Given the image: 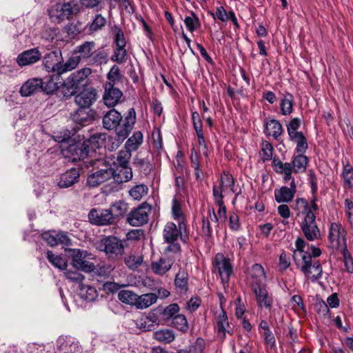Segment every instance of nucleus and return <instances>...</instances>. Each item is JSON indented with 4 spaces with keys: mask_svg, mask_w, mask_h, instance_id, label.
Masks as SVG:
<instances>
[{
    "mask_svg": "<svg viewBox=\"0 0 353 353\" xmlns=\"http://www.w3.org/2000/svg\"><path fill=\"white\" fill-rule=\"evenodd\" d=\"M301 120L299 117H295L291 119V121L286 125L288 134L289 138H293L298 135V134H302V132H299L298 130L301 127Z\"/></svg>",
    "mask_w": 353,
    "mask_h": 353,
    "instance_id": "52",
    "label": "nucleus"
},
{
    "mask_svg": "<svg viewBox=\"0 0 353 353\" xmlns=\"http://www.w3.org/2000/svg\"><path fill=\"white\" fill-rule=\"evenodd\" d=\"M122 78L120 68L118 65H114L110 68L107 74V82L104 85L115 86V84L119 82Z\"/></svg>",
    "mask_w": 353,
    "mask_h": 353,
    "instance_id": "50",
    "label": "nucleus"
},
{
    "mask_svg": "<svg viewBox=\"0 0 353 353\" xmlns=\"http://www.w3.org/2000/svg\"><path fill=\"white\" fill-rule=\"evenodd\" d=\"M41 57V54L38 48H32L25 50L19 54L17 58V62L20 66H26L35 63Z\"/></svg>",
    "mask_w": 353,
    "mask_h": 353,
    "instance_id": "24",
    "label": "nucleus"
},
{
    "mask_svg": "<svg viewBox=\"0 0 353 353\" xmlns=\"http://www.w3.org/2000/svg\"><path fill=\"white\" fill-rule=\"evenodd\" d=\"M96 43L93 41H84L74 48V53L78 54L82 62L90 65H101L108 61V53L101 48L95 49Z\"/></svg>",
    "mask_w": 353,
    "mask_h": 353,
    "instance_id": "3",
    "label": "nucleus"
},
{
    "mask_svg": "<svg viewBox=\"0 0 353 353\" xmlns=\"http://www.w3.org/2000/svg\"><path fill=\"white\" fill-rule=\"evenodd\" d=\"M306 244L301 237L296 239L293 259L296 268L304 274L306 279L316 282L322 277L323 268L319 260L311 259L308 252L305 250Z\"/></svg>",
    "mask_w": 353,
    "mask_h": 353,
    "instance_id": "1",
    "label": "nucleus"
},
{
    "mask_svg": "<svg viewBox=\"0 0 353 353\" xmlns=\"http://www.w3.org/2000/svg\"><path fill=\"white\" fill-rule=\"evenodd\" d=\"M126 54L127 52L125 47L116 46L111 59L112 61L121 64L125 61Z\"/></svg>",
    "mask_w": 353,
    "mask_h": 353,
    "instance_id": "61",
    "label": "nucleus"
},
{
    "mask_svg": "<svg viewBox=\"0 0 353 353\" xmlns=\"http://www.w3.org/2000/svg\"><path fill=\"white\" fill-rule=\"evenodd\" d=\"M101 140V137L91 136L90 139L83 142L70 144L66 149V157L72 162L83 160L88 156L90 148L94 150V143H97V146H99Z\"/></svg>",
    "mask_w": 353,
    "mask_h": 353,
    "instance_id": "6",
    "label": "nucleus"
},
{
    "mask_svg": "<svg viewBox=\"0 0 353 353\" xmlns=\"http://www.w3.org/2000/svg\"><path fill=\"white\" fill-rule=\"evenodd\" d=\"M75 103L80 107L89 108L97 99V93L94 88H88L74 95Z\"/></svg>",
    "mask_w": 353,
    "mask_h": 353,
    "instance_id": "19",
    "label": "nucleus"
},
{
    "mask_svg": "<svg viewBox=\"0 0 353 353\" xmlns=\"http://www.w3.org/2000/svg\"><path fill=\"white\" fill-rule=\"evenodd\" d=\"M341 253L343 257L344 266L345 270L350 274L353 273V258L347 250V247L343 248L341 250Z\"/></svg>",
    "mask_w": 353,
    "mask_h": 353,
    "instance_id": "58",
    "label": "nucleus"
},
{
    "mask_svg": "<svg viewBox=\"0 0 353 353\" xmlns=\"http://www.w3.org/2000/svg\"><path fill=\"white\" fill-rule=\"evenodd\" d=\"M42 79L31 78L21 86L19 92L22 97H30L42 92Z\"/></svg>",
    "mask_w": 353,
    "mask_h": 353,
    "instance_id": "22",
    "label": "nucleus"
},
{
    "mask_svg": "<svg viewBox=\"0 0 353 353\" xmlns=\"http://www.w3.org/2000/svg\"><path fill=\"white\" fill-rule=\"evenodd\" d=\"M264 132L278 140L283 132V128L279 120L271 119L264 121Z\"/></svg>",
    "mask_w": 353,
    "mask_h": 353,
    "instance_id": "26",
    "label": "nucleus"
},
{
    "mask_svg": "<svg viewBox=\"0 0 353 353\" xmlns=\"http://www.w3.org/2000/svg\"><path fill=\"white\" fill-rule=\"evenodd\" d=\"M112 32L114 34V43L116 46L125 47L126 40L122 29L119 26L114 25L112 28Z\"/></svg>",
    "mask_w": 353,
    "mask_h": 353,
    "instance_id": "53",
    "label": "nucleus"
},
{
    "mask_svg": "<svg viewBox=\"0 0 353 353\" xmlns=\"http://www.w3.org/2000/svg\"><path fill=\"white\" fill-rule=\"evenodd\" d=\"M132 170L129 166L119 167L117 172L114 169V175L112 178L119 183L128 182L132 179Z\"/></svg>",
    "mask_w": 353,
    "mask_h": 353,
    "instance_id": "36",
    "label": "nucleus"
},
{
    "mask_svg": "<svg viewBox=\"0 0 353 353\" xmlns=\"http://www.w3.org/2000/svg\"><path fill=\"white\" fill-rule=\"evenodd\" d=\"M77 348V342L70 336H61L57 340L56 353H74Z\"/></svg>",
    "mask_w": 353,
    "mask_h": 353,
    "instance_id": "21",
    "label": "nucleus"
},
{
    "mask_svg": "<svg viewBox=\"0 0 353 353\" xmlns=\"http://www.w3.org/2000/svg\"><path fill=\"white\" fill-rule=\"evenodd\" d=\"M341 176L343 179V186L345 188L353 189V167L349 161L343 163Z\"/></svg>",
    "mask_w": 353,
    "mask_h": 353,
    "instance_id": "43",
    "label": "nucleus"
},
{
    "mask_svg": "<svg viewBox=\"0 0 353 353\" xmlns=\"http://www.w3.org/2000/svg\"><path fill=\"white\" fill-rule=\"evenodd\" d=\"M316 219V216L310 219H302L300 223L301 231L305 239L309 241H314L321 238V231Z\"/></svg>",
    "mask_w": 353,
    "mask_h": 353,
    "instance_id": "14",
    "label": "nucleus"
},
{
    "mask_svg": "<svg viewBox=\"0 0 353 353\" xmlns=\"http://www.w3.org/2000/svg\"><path fill=\"white\" fill-rule=\"evenodd\" d=\"M250 276L252 279L251 288H254L255 284L265 285L266 275L263 266L259 263L254 264L250 270Z\"/></svg>",
    "mask_w": 353,
    "mask_h": 353,
    "instance_id": "31",
    "label": "nucleus"
},
{
    "mask_svg": "<svg viewBox=\"0 0 353 353\" xmlns=\"http://www.w3.org/2000/svg\"><path fill=\"white\" fill-rule=\"evenodd\" d=\"M81 61H82L81 58L78 56L77 54L74 53L73 50L72 54L66 60V61L64 62L63 61L62 62L61 74L76 69Z\"/></svg>",
    "mask_w": 353,
    "mask_h": 353,
    "instance_id": "41",
    "label": "nucleus"
},
{
    "mask_svg": "<svg viewBox=\"0 0 353 353\" xmlns=\"http://www.w3.org/2000/svg\"><path fill=\"white\" fill-rule=\"evenodd\" d=\"M179 306L177 303H171L166 306L161 312L162 318L165 321L172 320L175 315L178 314Z\"/></svg>",
    "mask_w": 353,
    "mask_h": 353,
    "instance_id": "55",
    "label": "nucleus"
},
{
    "mask_svg": "<svg viewBox=\"0 0 353 353\" xmlns=\"http://www.w3.org/2000/svg\"><path fill=\"white\" fill-rule=\"evenodd\" d=\"M62 62V52L59 50L46 54L43 61L44 68L48 72H54L59 76L61 75Z\"/></svg>",
    "mask_w": 353,
    "mask_h": 353,
    "instance_id": "12",
    "label": "nucleus"
},
{
    "mask_svg": "<svg viewBox=\"0 0 353 353\" xmlns=\"http://www.w3.org/2000/svg\"><path fill=\"white\" fill-rule=\"evenodd\" d=\"M125 265L132 270L137 268L143 262V258L141 256L132 255L125 258Z\"/></svg>",
    "mask_w": 353,
    "mask_h": 353,
    "instance_id": "64",
    "label": "nucleus"
},
{
    "mask_svg": "<svg viewBox=\"0 0 353 353\" xmlns=\"http://www.w3.org/2000/svg\"><path fill=\"white\" fill-rule=\"evenodd\" d=\"M77 291L79 297L87 302L93 301L98 296V293L95 288L90 285L80 283Z\"/></svg>",
    "mask_w": 353,
    "mask_h": 353,
    "instance_id": "33",
    "label": "nucleus"
},
{
    "mask_svg": "<svg viewBox=\"0 0 353 353\" xmlns=\"http://www.w3.org/2000/svg\"><path fill=\"white\" fill-rule=\"evenodd\" d=\"M256 296L257 305L259 308H265L272 314L273 297L269 294L266 285H259L255 284L254 288H251Z\"/></svg>",
    "mask_w": 353,
    "mask_h": 353,
    "instance_id": "13",
    "label": "nucleus"
},
{
    "mask_svg": "<svg viewBox=\"0 0 353 353\" xmlns=\"http://www.w3.org/2000/svg\"><path fill=\"white\" fill-rule=\"evenodd\" d=\"M91 74L92 70L87 67L71 73L60 84V94L63 98L68 99L79 92Z\"/></svg>",
    "mask_w": 353,
    "mask_h": 353,
    "instance_id": "2",
    "label": "nucleus"
},
{
    "mask_svg": "<svg viewBox=\"0 0 353 353\" xmlns=\"http://www.w3.org/2000/svg\"><path fill=\"white\" fill-rule=\"evenodd\" d=\"M292 170L296 174L303 173L305 172L309 163V159L304 154H294L292 157Z\"/></svg>",
    "mask_w": 353,
    "mask_h": 353,
    "instance_id": "32",
    "label": "nucleus"
},
{
    "mask_svg": "<svg viewBox=\"0 0 353 353\" xmlns=\"http://www.w3.org/2000/svg\"><path fill=\"white\" fill-rule=\"evenodd\" d=\"M294 99V96L289 92L282 94L279 103L280 114L282 116H290L293 112Z\"/></svg>",
    "mask_w": 353,
    "mask_h": 353,
    "instance_id": "30",
    "label": "nucleus"
},
{
    "mask_svg": "<svg viewBox=\"0 0 353 353\" xmlns=\"http://www.w3.org/2000/svg\"><path fill=\"white\" fill-rule=\"evenodd\" d=\"M105 23L106 19L101 14H97L90 24L89 30L92 32H97L101 30L105 26Z\"/></svg>",
    "mask_w": 353,
    "mask_h": 353,
    "instance_id": "56",
    "label": "nucleus"
},
{
    "mask_svg": "<svg viewBox=\"0 0 353 353\" xmlns=\"http://www.w3.org/2000/svg\"><path fill=\"white\" fill-rule=\"evenodd\" d=\"M229 326L226 312L222 309L221 313L217 316L216 330L218 335L221 339H225L226 328Z\"/></svg>",
    "mask_w": 353,
    "mask_h": 353,
    "instance_id": "44",
    "label": "nucleus"
},
{
    "mask_svg": "<svg viewBox=\"0 0 353 353\" xmlns=\"http://www.w3.org/2000/svg\"><path fill=\"white\" fill-rule=\"evenodd\" d=\"M129 123L130 122L128 121L122 128H119L118 132H115V137L108 136L106 137L105 134H93L92 136L101 137V140L99 141V146H97V143H94V150L101 148L103 143L104 147L109 151L117 150L130 133Z\"/></svg>",
    "mask_w": 353,
    "mask_h": 353,
    "instance_id": "8",
    "label": "nucleus"
},
{
    "mask_svg": "<svg viewBox=\"0 0 353 353\" xmlns=\"http://www.w3.org/2000/svg\"><path fill=\"white\" fill-rule=\"evenodd\" d=\"M69 252L72 259V265L74 268L77 267L85 259H92V254L87 250L70 249Z\"/></svg>",
    "mask_w": 353,
    "mask_h": 353,
    "instance_id": "38",
    "label": "nucleus"
},
{
    "mask_svg": "<svg viewBox=\"0 0 353 353\" xmlns=\"http://www.w3.org/2000/svg\"><path fill=\"white\" fill-rule=\"evenodd\" d=\"M172 212L174 219L178 221L179 225L180 223H185L181 204L176 198H174L172 201Z\"/></svg>",
    "mask_w": 353,
    "mask_h": 353,
    "instance_id": "54",
    "label": "nucleus"
},
{
    "mask_svg": "<svg viewBox=\"0 0 353 353\" xmlns=\"http://www.w3.org/2000/svg\"><path fill=\"white\" fill-rule=\"evenodd\" d=\"M175 261L172 254H163L158 260L151 263V270L157 275H163L168 272Z\"/></svg>",
    "mask_w": 353,
    "mask_h": 353,
    "instance_id": "16",
    "label": "nucleus"
},
{
    "mask_svg": "<svg viewBox=\"0 0 353 353\" xmlns=\"http://www.w3.org/2000/svg\"><path fill=\"white\" fill-rule=\"evenodd\" d=\"M133 163L140 172L145 176L148 175L152 169L151 159L149 157L145 158L135 157Z\"/></svg>",
    "mask_w": 353,
    "mask_h": 353,
    "instance_id": "42",
    "label": "nucleus"
},
{
    "mask_svg": "<svg viewBox=\"0 0 353 353\" xmlns=\"http://www.w3.org/2000/svg\"><path fill=\"white\" fill-rule=\"evenodd\" d=\"M296 143L294 150L295 154H304L308 148V144L306 138L303 134H298L295 137L290 139Z\"/></svg>",
    "mask_w": 353,
    "mask_h": 353,
    "instance_id": "51",
    "label": "nucleus"
},
{
    "mask_svg": "<svg viewBox=\"0 0 353 353\" xmlns=\"http://www.w3.org/2000/svg\"><path fill=\"white\" fill-rule=\"evenodd\" d=\"M215 270L219 273L221 282L228 283L233 274V267L230 259L222 253H217L213 261Z\"/></svg>",
    "mask_w": 353,
    "mask_h": 353,
    "instance_id": "11",
    "label": "nucleus"
},
{
    "mask_svg": "<svg viewBox=\"0 0 353 353\" xmlns=\"http://www.w3.org/2000/svg\"><path fill=\"white\" fill-rule=\"evenodd\" d=\"M137 115L134 108H131L124 114H121L112 108L108 110L102 118L103 127L108 130H114L118 132L119 128H122L128 121L130 122V132L132 130L136 123Z\"/></svg>",
    "mask_w": 353,
    "mask_h": 353,
    "instance_id": "4",
    "label": "nucleus"
},
{
    "mask_svg": "<svg viewBox=\"0 0 353 353\" xmlns=\"http://www.w3.org/2000/svg\"><path fill=\"white\" fill-rule=\"evenodd\" d=\"M88 216L92 223L99 225L110 224L114 220L110 209L100 210L92 209L90 210Z\"/></svg>",
    "mask_w": 353,
    "mask_h": 353,
    "instance_id": "18",
    "label": "nucleus"
},
{
    "mask_svg": "<svg viewBox=\"0 0 353 353\" xmlns=\"http://www.w3.org/2000/svg\"><path fill=\"white\" fill-rule=\"evenodd\" d=\"M189 276L188 272L181 268L176 274L174 285L176 292L185 294L188 290Z\"/></svg>",
    "mask_w": 353,
    "mask_h": 353,
    "instance_id": "27",
    "label": "nucleus"
},
{
    "mask_svg": "<svg viewBox=\"0 0 353 353\" xmlns=\"http://www.w3.org/2000/svg\"><path fill=\"white\" fill-rule=\"evenodd\" d=\"M171 325L176 330L185 333L189 330V325L186 317L183 314H177L172 319Z\"/></svg>",
    "mask_w": 353,
    "mask_h": 353,
    "instance_id": "49",
    "label": "nucleus"
},
{
    "mask_svg": "<svg viewBox=\"0 0 353 353\" xmlns=\"http://www.w3.org/2000/svg\"><path fill=\"white\" fill-rule=\"evenodd\" d=\"M79 177L80 170L79 168H72L61 174L58 186L60 188L71 187L74 183L79 182Z\"/></svg>",
    "mask_w": 353,
    "mask_h": 353,
    "instance_id": "23",
    "label": "nucleus"
},
{
    "mask_svg": "<svg viewBox=\"0 0 353 353\" xmlns=\"http://www.w3.org/2000/svg\"><path fill=\"white\" fill-rule=\"evenodd\" d=\"M79 11V6L75 0H63L62 2H56L48 9L50 19L57 23L70 20Z\"/></svg>",
    "mask_w": 353,
    "mask_h": 353,
    "instance_id": "5",
    "label": "nucleus"
},
{
    "mask_svg": "<svg viewBox=\"0 0 353 353\" xmlns=\"http://www.w3.org/2000/svg\"><path fill=\"white\" fill-rule=\"evenodd\" d=\"M42 239L51 247L62 244L64 245H72V241L66 232H56L50 230L41 234Z\"/></svg>",
    "mask_w": 353,
    "mask_h": 353,
    "instance_id": "15",
    "label": "nucleus"
},
{
    "mask_svg": "<svg viewBox=\"0 0 353 353\" xmlns=\"http://www.w3.org/2000/svg\"><path fill=\"white\" fill-rule=\"evenodd\" d=\"M143 134L141 131H135L125 143V148L131 152L138 150L143 143Z\"/></svg>",
    "mask_w": 353,
    "mask_h": 353,
    "instance_id": "39",
    "label": "nucleus"
},
{
    "mask_svg": "<svg viewBox=\"0 0 353 353\" xmlns=\"http://www.w3.org/2000/svg\"><path fill=\"white\" fill-rule=\"evenodd\" d=\"M131 156L132 152L128 149L125 148V150H120L117 157V163L119 167L128 166Z\"/></svg>",
    "mask_w": 353,
    "mask_h": 353,
    "instance_id": "59",
    "label": "nucleus"
},
{
    "mask_svg": "<svg viewBox=\"0 0 353 353\" xmlns=\"http://www.w3.org/2000/svg\"><path fill=\"white\" fill-rule=\"evenodd\" d=\"M180 228L172 222H168L164 227L163 239L165 242H173L179 237Z\"/></svg>",
    "mask_w": 353,
    "mask_h": 353,
    "instance_id": "35",
    "label": "nucleus"
},
{
    "mask_svg": "<svg viewBox=\"0 0 353 353\" xmlns=\"http://www.w3.org/2000/svg\"><path fill=\"white\" fill-rule=\"evenodd\" d=\"M347 232L341 223H332L329 228L328 241L330 247L334 250H341L347 247Z\"/></svg>",
    "mask_w": 353,
    "mask_h": 353,
    "instance_id": "9",
    "label": "nucleus"
},
{
    "mask_svg": "<svg viewBox=\"0 0 353 353\" xmlns=\"http://www.w3.org/2000/svg\"><path fill=\"white\" fill-rule=\"evenodd\" d=\"M97 248L103 251L109 256H121L124 253L125 245L121 240L114 236H109L97 244Z\"/></svg>",
    "mask_w": 353,
    "mask_h": 353,
    "instance_id": "10",
    "label": "nucleus"
},
{
    "mask_svg": "<svg viewBox=\"0 0 353 353\" xmlns=\"http://www.w3.org/2000/svg\"><path fill=\"white\" fill-rule=\"evenodd\" d=\"M46 257L48 261L55 268L60 270L66 269L68 263L66 259L64 257H62L60 255H56L50 250L47 252Z\"/></svg>",
    "mask_w": 353,
    "mask_h": 353,
    "instance_id": "46",
    "label": "nucleus"
},
{
    "mask_svg": "<svg viewBox=\"0 0 353 353\" xmlns=\"http://www.w3.org/2000/svg\"><path fill=\"white\" fill-rule=\"evenodd\" d=\"M90 164L96 168L103 165V168L88 176L87 184L90 187H97L112 179L114 175V168L102 159L91 160Z\"/></svg>",
    "mask_w": 353,
    "mask_h": 353,
    "instance_id": "7",
    "label": "nucleus"
},
{
    "mask_svg": "<svg viewBox=\"0 0 353 353\" xmlns=\"http://www.w3.org/2000/svg\"><path fill=\"white\" fill-rule=\"evenodd\" d=\"M261 159L263 162L270 161L272 158L273 147L268 141H263L261 145Z\"/></svg>",
    "mask_w": 353,
    "mask_h": 353,
    "instance_id": "62",
    "label": "nucleus"
},
{
    "mask_svg": "<svg viewBox=\"0 0 353 353\" xmlns=\"http://www.w3.org/2000/svg\"><path fill=\"white\" fill-rule=\"evenodd\" d=\"M118 298L122 303L137 307L138 295L130 290H122L118 294Z\"/></svg>",
    "mask_w": 353,
    "mask_h": 353,
    "instance_id": "45",
    "label": "nucleus"
},
{
    "mask_svg": "<svg viewBox=\"0 0 353 353\" xmlns=\"http://www.w3.org/2000/svg\"><path fill=\"white\" fill-rule=\"evenodd\" d=\"M274 194V199L278 203H290L295 196V194L288 189V186H281L279 189H275Z\"/></svg>",
    "mask_w": 353,
    "mask_h": 353,
    "instance_id": "34",
    "label": "nucleus"
},
{
    "mask_svg": "<svg viewBox=\"0 0 353 353\" xmlns=\"http://www.w3.org/2000/svg\"><path fill=\"white\" fill-rule=\"evenodd\" d=\"M149 210L139 206L132 210L127 216L128 223L132 226H140L147 223Z\"/></svg>",
    "mask_w": 353,
    "mask_h": 353,
    "instance_id": "20",
    "label": "nucleus"
},
{
    "mask_svg": "<svg viewBox=\"0 0 353 353\" xmlns=\"http://www.w3.org/2000/svg\"><path fill=\"white\" fill-rule=\"evenodd\" d=\"M59 75H50L42 79V92L47 94H53L55 91L60 92V84L61 82H58L59 80Z\"/></svg>",
    "mask_w": 353,
    "mask_h": 353,
    "instance_id": "29",
    "label": "nucleus"
},
{
    "mask_svg": "<svg viewBox=\"0 0 353 353\" xmlns=\"http://www.w3.org/2000/svg\"><path fill=\"white\" fill-rule=\"evenodd\" d=\"M114 219L124 216L128 211V204L123 201L114 202L110 206Z\"/></svg>",
    "mask_w": 353,
    "mask_h": 353,
    "instance_id": "47",
    "label": "nucleus"
},
{
    "mask_svg": "<svg viewBox=\"0 0 353 353\" xmlns=\"http://www.w3.org/2000/svg\"><path fill=\"white\" fill-rule=\"evenodd\" d=\"M205 342L202 338H197L195 342L189 346L188 350H183L186 353H203Z\"/></svg>",
    "mask_w": 353,
    "mask_h": 353,
    "instance_id": "60",
    "label": "nucleus"
},
{
    "mask_svg": "<svg viewBox=\"0 0 353 353\" xmlns=\"http://www.w3.org/2000/svg\"><path fill=\"white\" fill-rule=\"evenodd\" d=\"M272 167L276 173L283 175V180L285 183H288L294 179L292 176L294 170L290 163H283L280 159L274 158Z\"/></svg>",
    "mask_w": 353,
    "mask_h": 353,
    "instance_id": "25",
    "label": "nucleus"
},
{
    "mask_svg": "<svg viewBox=\"0 0 353 353\" xmlns=\"http://www.w3.org/2000/svg\"><path fill=\"white\" fill-rule=\"evenodd\" d=\"M191 165L194 170V176L197 181H202L203 179V172L200 168V163L199 157L196 152H192L190 156Z\"/></svg>",
    "mask_w": 353,
    "mask_h": 353,
    "instance_id": "57",
    "label": "nucleus"
},
{
    "mask_svg": "<svg viewBox=\"0 0 353 353\" xmlns=\"http://www.w3.org/2000/svg\"><path fill=\"white\" fill-rule=\"evenodd\" d=\"M123 92L115 86L104 85L103 100L104 104L108 108H114L121 101Z\"/></svg>",
    "mask_w": 353,
    "mask_h": 353,
    "instance_id": "17",
    "label": "nucleus"
},
{
    "mask_svg": "<svg viewBox=\"0 0 353 353\" xmlns=\"http://www.w3.org/2000/svg\"><path fill=\"white\" fill-rule=\"evenodd\" d=\"M71 119L75 123L84 126L89 124L93 120V115L88 108H80L71 114Z\"/></svg>",
    "mask_w": 353,
    "mask_h": 353,
    "instance_id": "28",
    "label": "nucleus"
},
{
    "mask_svg": "<svg viewBox=\"0 0 353 353\" xmlns=\"http://www.w3.org/2000/svg\"><path fill=\"white\" fill-rule=\"evenodd\" d=\"M154 338L164 344H168L175 339V334L170 329L159 330L153 333Z\"/></svg>",
    "mask_w": 353,
    "mask_h": 353,
    "instance_id": "40",
    "label": "nucleus"
},
{
    "mask_svg": "<svg viewBox=\"0 0 353 353\" xmlns=\"http://www.w3.org/2000/svg\"><path fill=\"white\" fill-rule=\"evenodd\" d=\"M183 22L187 30L191 33H193L201 26V23L198 16L192 10L188 12V14L185 15Z\"/></svg>",
    "mask_w": 353,
    "mask_h": 353,
    "instance_id": "37",
    "label": "nucleus"
},
{
    "mask_svg": "<svg viewBox=\"0 0 353 353\" xmlns=\"http://www.w3.org/2000/svg\"><path fill=\"white\" fill-rule=\"evenodd\" d=\"M148 188L145 185H137L130 191V195L135 200H140L147 193Z\"/></svg>",
    "mask_w": 353,
    "mask_h": 353,
    "instance_id": "63",
    "label": "nucleus"
},
{
    "mask_svg": "<svg viewBox=\"0 0 353 353\" xmlns=\"http://www.w3.org/2000/svg\"><path fill=\"white\" fill-rule=\"evenodd\" d=\"M158 296L154 293H148L138 296L137 308H147L156 303Z\"/></svg>",
    "mask_w": 353,
    "mask_h": 353,
    "instance_id": "48",
    "label": "nucleus"
}]
</instances>
